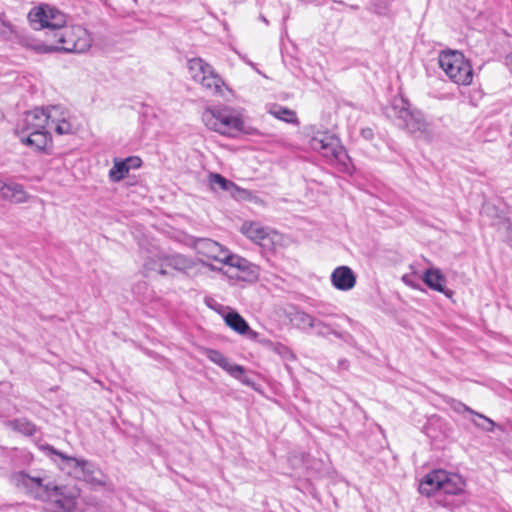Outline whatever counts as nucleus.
<instances>
[{
  "label": "nucleus",
  "instance_id": "f257e3e1",
  "mask_svg": "<svg viewBox=\"0 0 512 512\" xmlns=\"http://www.w3.org/2000/svg\"><path fill=\"white\" fill-rule=\"evenodd\" d=\"M14 481L19 489L34 499L52 501L58 510L54 512H72L77 506L80 497V489L76 486H58L52 482H46L44 478L33 477L25 472H19L14 476Z\"/></svg>",
  "mask_w": 512,
  "mask_h": 512
},
{
  "label": "nucleus",
  "instance_id": "f03ea898",
  "mask_svg": "<svg viewBox=\"0 0 512 512\" xmlns=\"http://www.w3.org/2000/svg\"><path fill=\"white\" fill-rule=\"evenodd\" d=\"M70 118L69 113L60 106L35 108L26 111L19 118L15 127V134L19 137L46 128H53V131L58 135L72 134L74 127Z\"/></svg>",
  "mask_w": 512,
  "mask_h": 512
},
{
  "label": "nucleus",
  "instance_id": "7ed1b4c3",
  "mask_svg": "<svg viewBox=\"0 0 512 512\" xmlns=\"http://www.w3.org/2000/svg\"><path fill=\"white\" fill-rule=\"evenodd\" d=\"M464 486L461 476L445 470H435L428 473L420 482L419 491L427 496L435 495L444 506L455 509L463 503L459 497L464 491Z\"/></svg>",
  "mask_w": 512,
  "mask_h": 512
},
{
  "label": "nucleus",
  "instance_id": "20e7f679",
  "mask_svg": "<svg viewBox=\"0 0 512 512\" xmlns=\"http://www.w3.org/2000/svg\"><path fill=\"white\" fill-rule=\"evenodd\" d=\"M385 114L396 126L414 134L424 133L428 124L421 111L412 108L410 102L402 95L395 97L391 105L386 107Z\"/></svg>",
  "mask_w": 512,
  "mask_h": 512
},
{
  "label": "nucleus",
  "instance_id": "39448f33",
  "mask_svg": "<svg viewBox=\"0 0 512 512\" xmlns=\"http://www.w3.org/2000/svg\"><path fill=\"white\" fill-rule=\"evenodd\" d=\"M310 145L312 149L321 153L331 164L335 165L340 172L350 175L353 173L354 167L351 159L335 135L318 132L312 137Z\"/></svg>",
  "mask_w": 512,
  "mask_h": 512
},
{
  "label": "nucleus",
  "instance_id": "423d86ee",
  "mask_svg": "<svg viewBox=\"0 0 512 512\" xmlns=\"http://www.w3.org/2000/svg\"><path fill=\"white\" fill-rule=\"evenodd\" d=\"M45 450L49 455L57 457L53 461L66 474L89 483L104 485V481L98 477V475H101L100 470L92 462L83 458L68 456L50 445H47Z\"/></svg>",
  "mask_w": 512,
  "mask_h": 512
},
{
  "label": "nucleus",
  "instance_id": "0eeeda50",
  "mask_svg": "<svg viewBox=\"0 0 512 512\" xmlns=\"http://www.w3.org/2000/svg\"><path fill=\"white\" fill-rule=\"evenodd\" d=\"M202 119L207 128L224 136H235L244 128L241 114L228 106L206 109Z\"/></svg>",
  "mask_w": 512,
  "mask_h": 512
},
{
  "label": "nucleus",
  "instance_id": "6e6552de",
  "mask_svg": "<svg viewBox=\"0 0 512 512\" xmlns=\"http://www.w3.org/2000/svg\"><path fill=\"white\" fill-rule=\"evenodd\" d=\"M58 45L47 46L45 51H64L68 53H83L91 47V38L87 30L81 26H63L54 33Z\"/></svg>",
  "mask_w": 512,
  "mask_h": 512
},
{
  "label": "nucleus",
  "instance_id": "1a4fd4ad",
  "mask_svg": "<svg viewBox=\"0 0 512 512\" xmlns=\"http://www.w3.org/2000/svg\"><path fill=\"white\" fill-rule=\"evenodd\" d=\"M439 66L456 84L470 85L473 80V70L469 61L459 51H443L439 54Z\"/></svg>",
  "mask_w": 512,
  "mask_h": 512
},
{
  "label": "nucleus",
  "instance_id": "9d476101",
  "mask_svg": "<svg viewBox=\"0 0 512 512\" xmlns=\"http://www.w3.org/2000/svg\"><path fill=\"white\" fill-rule=\"evenodd\" d=\"M28 20L36 30L44 28L58 32L66 24L67 17L58 8L49 4H40L30 10Z\"/></svg>",
  "mask_w": 512,
  "mask_h": 512
},
{
  "label": "nucleus",
  "instance_id": "9b49d317",
  "mask_svg": "<svg viewBox=\"0 0 512 512\" xmlns=\"http://www.w3.org/2000/svg\"><path fill=\"white\" fill-rule=\"evenodd\" d=\"M188 68L192 79L198 82L210 94L217 95L222 93L224 82L210 64L201 58H193L189 60Z\"/></svg>",
  "mask_w": 512,
  "mask_h": 512
},
{
  "label": "nucleus",
  "instance_id": "f8f14e48",
  "mask_svg": "<svg viewBox=\"0 0 512 512\" xmlns=\"http://www.w3.org/2000/svg\"><path fill=\"white\" fill-rule=\"evenodd\" d=\"M205 356L214 364L225 370L230 376L239 380L242 384L252 386V380L245 374L243 366L238 364H231L227 357H225L220 351L215 349H205Z\"/></svg>",
  "mask_w": 512,
  "mask_h": 512
},
{
  "label": "nucleus",
  "instance_id": "ddd939ff",
  "mask_svg": "<svg viewBox=\"0 0 512 512\" xmlns=\"http://www.w3.org/2000/svg\"><path fill=\"white\" fill-rule=\"evenodd\" d=\"M241 232L253 242L267 248L273 242L276 233L258 222H245L241 226Z\"/></svg>",
  "mask_w": 512,
  "mask_h": 512
},
{
  "label": "nucleus",
  "instance_id": "4468645a",
  "mask_svg": "<svg viewBox=\"0 0 512 512\" xmlns=\"http://www.w3.org/2000/svg\"><path fill=\"white\" fill-rule=\"evenodd\" d=\"M194 248L197 253L207 259L223 262L228 250L224 249L218 242L209 238H198L194 241Z\"/></svg>",
  "mask_w": 512,
  "mask_h": 512
},
{
  "label": "nucleus",
  "instance_id": "2eb2a0df",
  "mask_svg": "<svg viewBox=\"0 0 512 512\" xmlns=\"http://www.w3.org/2000/svg\"><path fill=\"white\" fill-rule=\"evenodd\" d=\"M0 199L15 204L25 203L29 199L23 185L16 182H6L0 178Z\"/></svg>",
  "mask_w": 512,
  "mask_h": 512
},
{
  "label": "nucleus",
  "instance_id": "dca6fc26",
  "mask_svg": "<svg viewBox=\"0 0 512 512\" xmlns=\"http://www.w3.org/2000/svg\"><path fill=\"white\" fill-rule=\"evenodd\" d=\"M222 263L237 269L234 276L238 279L247 280L256 277V267L245 258L227 253Z\"/></svg>",
  "mask_w": 512,
  "mask_h": 512
},
{
  "label": "nucleus",
  "instance_id": "f3484780",
  "mask_svg": "<svg viewBox=\"0 0 512 512\" xmlns=\"http://www.w3.org/2000/svg\"><path fill=\"white\" fill-rule=\"evenodd\" d=\"M332 285L340 291H349L356 285V275L348 266H339L331 273Z\"/></svg>",
  "mask_w": 512,
  "mask_h": 512
},
{
  "label": "nucleus",
  "instance_id": "a211bd4d",
  "mask_svg": "<svg viewBox=\"0 0 512 512\" xmlns=\"http://www.w3.org/2000/svg\"><path fill=\"white\" fill-rule=\"evenodd\" d=\"M225 323L235 332L246 336L249 339H256L258 333L250 328L247 321L236 311L228 312L224 316Z\"/></svg>",
  "mask_w": 512,
  "mask_h": 512
},
{
  "label": "nucleus",
  "instance_id": "6ab92c4d",
  "mask_svg": "<svg viewBox=\"0 0 512 512\" xmlns=\"http://www.w3.org/2000/svg\"><path fill=\"white\" fill-rule=\"evenodd\" d=\"M163 264L165 269H172L186 273L194 267V261L179 253H163Z\"/></svg>",
  "mask_w": 512,
  "mask_h": 512
},
{
  "label": "nucleus",
  "instance_id": "aec40b11",
  "mask_svg": "<svg viewBox=\"0 0 512 512\" xmlns=\"http://www.w3.org/2000/svg\"><path fill=\"white\" fill-rule=\"evenodd\" d=\"M53 128L42 129V131L29 132V134L19 136L20 141L26 145L40 151L46 148L51 141L50 132Z\"/></svg>",
  "mask_w": 512,
  "mask_h": 512
},
{
  "label": "nucleus",
  "instance_id": "412c9836",
  "mask_svg": "<svg viewBox=\"0 0 512 512\" xmlns=\"http://www.w3.org/2000/svg\"><path fill=\"white\" fill-rule=\"evenodd\" d=\"M423 281L430 289L451 297L452 292L446 289V278L439 269H427L424 272Z\"/></svg>",
  "mask_w": 512,
  "mask_h": 512
},
{
  "label": "nucleus",
  "instance_id": "4be33fe9",
  "mask_svg": "<svg viewBox=\"0 0 512 512\" xmlns=\"http://www.w3.org/2000/svg\"><path fill=\"white\" fill-rule=\"evenodd\" d=\"M143 269L147 276L152 272H156L162 276L171 275L170 271L164 268L163 252L148 256L144 261Z\"/></svg>",
  "mask_w": 512,
  "mask_h": 512
},
{
  "label": "nucleus",
  "instance_id": "5701e85b",
  "mask_svg": "<svg viewBox=\"0 0 512 512\" xmlns=\"http://www.w3.org/2000/svg\"><path fill=\"white\" fill-rule=\"evenodd\" d=\"M5 425L8 428L16 432H19L25 436H33L37 431L36 425L29 421L27 418H17L8 420L5 422Z\"/></svg>",
  "mask_w": 512,
  "mask_h": 512
},
{
  "label": "nucleus",
  "instance_id": "b1692460",
  "mask_svg": "<svg viewBox=\"0 0 512 512\" xmlns=\"http://www.w3.org/2000/svg\"><path fill=\"white\" fill-rule=\"evenodd\" d=\"M209 184L213 190L219 189L222 191H227L230 192L232 195H234L236 191H239V188L235 183L226 179L225 177L218 173H211L209 175Z\"/></svg>",
  "mask_w": 512,
  "mask_h": 512
},
{
  "label": "nucleus",
  "instance_id": "393cba45",
  "mask_svg": "<svg viewBox=\"0 0 512 512\" xmlns=\"http://www.w3.org/2000/svg\"><path fill=\"white\" fill-rule=\"evenodd\" d=\"M269 113L273 115L275 118L285 121L287 123H297V117L295 111L283 107L281 105L273 104L269 108Z\"/></svg>",
  "mask_w": 512,
  "mask_h": 512
},
{
  "label": "nucleus",
  "instance_id": "a878e982",
  "mask_svg": "<svg viewBox=\"0 0 512 512\" xmlns=\"http://www.w3.org/2000/svg\"><path fill=\"white\" fill-rule=\"evenodd\" d=\"M131 166L127 165L126 160L115 161L109 171V178L112 182H119L129 173Z\"/></svg>",
  "mask_w": 512,
  "mask_h": 512
},
{
  "label": "nucleus",
  "instance_id": "bb28decb",
  "mask_svg": "<svg viewBox=\"0 0 512 512\" xmlns=\"http://www.w3.org/2000/svg\"><path fill=\"white\" fill-rule=\"evenodd\" d=\"M471 415L474 417L471 419V421L476 427L481 428L482 430L487 432H491L494 430L495 422L490 418L476 411H474V413H472Z\"/></svg>",
  "mask_w": 512,
  "mask_h": 512
},
{
  "label": "nucleus",
  "instance_id": "cd10ccee",
  "mask_svg": "<svg viewBox=\"0 0 512 512\" xmlns=\"http://www.w3.org/2000/svg\"><path fill=\"white\" fill-rule=\"evenodd\" d=\"M294 320L298 327L307 330L314 327L316 318L306 312L300 311L295 313Z\"/></svg>",
  "mask_w": 512,
  "mask_h": 512
},
{
  "label": "nucleus",
  "instance_id": "c85d7f7f",
  "mask_svg": "<svg viewBox=\"0 0 512 512\" xmlns=\"http://www.w3.org/2000/svg\"><path fill=\"white\" fill-rule=\"evenodd\" d=\"M315 330H316V334L320 335V336H326V335H329V334H334L335 336H337L338 338H344L345 335H348L347 333H342V332H337L336 330H334L332 328L331 325L329 324H326L320 320H315V324H314V327Z\"/></svg>",
  "mask_w": 512,
  "mask_h": 512
},
{
  "label": "nucleus",
  "instance_id": "c756f323",
  "mask_svg": "<svg viewBox=\"0 0 512 512\" xmlns=\"http://www.w3.org/2000/svg\"><path fill=\"white\" fill-rule=\"evenodd\" d=\"M453 409L458 412V413H463V412H467L469 414H472L474 413V410H472L470 407L466 406L465 404L461 403V402H457L454 406H453Z\"/></svg>",
  "mask_w": 512,
  "mask_h": 512
},
{
  "label": "nucleus",
  "instance_id": "7c9ffc66",
  "mask_svg": "<svg viewBox=\"0 0 512 512\" xmlns=\"http://www.w3.org/2000/svg\"><path fill=\"white\" fill-rule=\"evenodd\" d=\"M125 160L127 165L131 166V168H137L141 165V159L139 157H128Z\"/></svg>",
  "mask_w": 512,
  "mask_h": 512
},
{
  "label": "nucleus",
  "instance_id": "2f4dec72",
  "mask_svg": "<svg viewBox=\"0 0 512 512\" xmlns=\"http://www.w3.org/2000/svg\"><path fill=\"white\" fill-rule=\"evenodd\" d=\"M361 136L366 139V140H371L373 139L374 137V132L371 128L369 127H366V128H363L361 129Z\"/></svg>",
  "mask_w": 512,
  "mask_h": 512
},
{
  "label": "nucleus",
  "instance_id": "473e14b6",
  "mask_svg": "<svg viewBox=\"0 0 512 512\" xmlns=\"http://www.w3.org/2000/svg\"><path fill=\"white\" fill-rule=\"evenodd\" d=\"M504 223L507 224V228L512 227V223L509 220H505Z\"/></svg>",
  "mask_w": 512,
  "mask_h": 512
},
{
  "label": "nucleus",
  "instance_id": "72a5a7b5",
  "mask_svg": "<svg viewBox=\"0 0 512 512\" xmlns=\"http://www.w3.org/2000/svg\"><path fill=\"white\" fill-rule=\"evenodd\" d=\"M350 8L354 9V10H357L359 8V6L358 5H350Z\"/></svg>",
  "mask_w": 512,
  "mask_h": 512
},
{
  "label": "nucleus",
  "instance_id": "f704fd0d",
  "mask_svg": "<svg viewBox=\"0 0 512 512\" xmlns=\"http://www.w3.org/2000/svg\"><path fill=\"white\" fill-rule=\"evenodd\" d=\"M510 59L512 60V55L510 56Z\"/></svg>",
  "mask_w": 512,
  "mask_h": 512
}]
</instances>
